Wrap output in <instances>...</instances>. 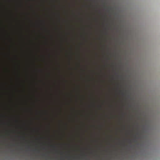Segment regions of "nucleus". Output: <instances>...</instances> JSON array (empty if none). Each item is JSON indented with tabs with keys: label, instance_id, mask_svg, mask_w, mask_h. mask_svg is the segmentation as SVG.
Masks as SVG:
<instances>
[{
	"label": "nucleus",
	"instance_id": "f257e3e1",
	"mask_svg": "<svg viewBox=\"0 0 160 160\" xmlns=\"http://www.w3.org/2000/svg\"><path fill=\"white\" fill-rule=\"evenodd\" d=\"M53 147L54 148H55V146H53Z\"/></svg>",
	"mask_w": 160,
	"mask_h": 160
}]
</instances>
